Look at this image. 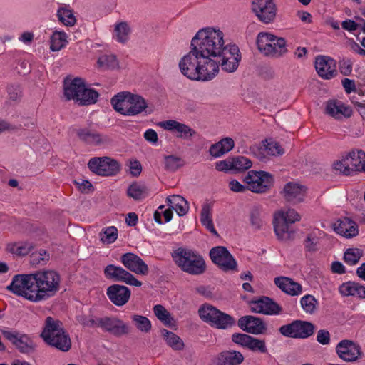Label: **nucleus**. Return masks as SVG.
Returning a JSON list of instances; mask_svg holds the SVG:
<instances>
[{
    "mask_svg": "<svg viewBox=\"0 0 365 365\" xmlns=\"http://www.w3.org/2000/svg\"><path fill=\"white\" fill-rule=\"evenodd\" d=\"M317 341L322 344L327 345L330 343V334L327 330L320 329L317 332Z\"/></svg>",
    "mask_w": 365,
    "mask_h": 365,
    "instance_id": "obj_62",
    "label": "nucleus"
},
{
    "mask_svg": "<svg viewBox=\"0 0 365 365\" xmlns=\"http://www.w3.org/2000/svg\"><path fill=\"white\" fill-rule=\"evenodd\" d=\"M264 150L267 155L272 156H279L284 153V149L281 147L279 143L276 141L266 140V145H264Z\"/></svg>",
    "mask_w": 365,
    "mask_h": 365,
    "instance_id": "obj_57",
    "label": "nucleus"
},
{
    "mask_svg": "<svg viewBox=\"0 0 365 365\" xmlns=\"http://www.w3.org/2000/svg\"><path fill=\"white\" fill-rule=\"evenodd\" d=\"M56 15L58 21L66 26H73L76 22V19L72 10L67 7H60Z\"/></svg>",
    "mask_w": 365,
    "mask_h": 365,
    "instance_id": "obj_47",
    "label": "nucleus"
},
{
    "mask_svg": "<svg viewBox=\"0 0 365 365\" xmlns=\"http://www.w3.org/2000/svg\"><path fill=\"white\" fill-rule=\"evenodd\" d=\"M234 140L232 138L227 137L222 138L219 142L212 144L209 149L210 154L214 158H219L228 153L234 148Z\"/></svg>",
    "mask_w": 365,
    "mask_h": 365,
    "instance_id": "obj_32",
    "label": "nucleus"
},
{
    "mask_svg": "<svg viewBox=\"0 0 365 365\" xmlns=\"http://www.w3.org/2000/svg\"><path fill=\"white\" fill-rule=\"evenodd\" d=\"M114 32L116 40L121 43H125L129 38L130 28L127 22L121 21L115 24Z\"/></svg>",
    "mask_w": 365,
    "mask_h": 365,
    "instance_id": "obj_46",
    "label": "nucleus"
},
{
    "mask_svg": "<svg viewBox=\"0 0 365 365\" xmlns=\"http://www.w3.org/2000/svg\"><path fill=\"white\" fill-rule=\"evenodd\" d=\"M2 334L22 353H29L34 350V343L27 336L9 330H2Z\"/></svg>",
    "mask_w": 365,
    "mask_h": 365,
    "instance_id": "obj_20",
    "label": "nucleus"
},
{
    "mask_svg": "<svg viewBox=\"0 0 365 365\" xmlns=\"http://www.w3.org/2000/svg\"><path fill=\"white\" fill-rule=\"evenodd\" d=\"M300 303L303 310L308 314L314 313L318 304L315 297L311 294H307L302 297Z\"/></svg>",
    "mask_w": 365,
    "mask_h": 365,
    "instance_id": "obj_50",
    "label": "nucleus"
},
{
    "mask_svg": "<svg viewBox=\"0 0 365 365\" xmlns=\"http://www.w3.org/2000/svg\"><path fill=\"white\" fill-rule=\"evenodd\" d=\"M275 36L267 32H260L257 37V45L258 49L264 55L267 53H274V49L271 48V43L274 41ZM275 53H277L275 52Z\"/></svg>",
    "mask_w": 365,
    "mask_h": 365,
    "instance_id": "obj_36",
    "label": "nucleus"
},
{
    "mask_svg": "<svg viewBox=\"0 0 365 365\" xmlns=\"http://www.w3.org/2000/svg\"><path fill=\"white\" fill-rule=\"evenodd\" d=\"M148 192L145 185L135 182L128 187L127 195L135 200H139L148 196Z\"/></svg>",
    "mask_w": 365,
    "mask_h": 365,
    "instance_id": "obj_41",
    "label": "nucleus"
},
{
    "mask_svg": "<svg viewBox=\"0 0 365 365\" xmlns=\"http://www.w3.org/2000/svg\"><path fill=\"white\" fill-rule=\"evenodd\" d=\"M363 255V252L359 249H348L344 255V261L351 265L356 264L361 257Z\"/></svg>",
    "mask_w": 365,
    "mask_h": 365,
    "instance_id": "obj_55",
    "label": "nucleus"
},
{
    "mask_svg": "<svg viewBox=\"0 0 365 365\" xmlns=\"http://www.w3.org/2000/svg\"><path fill=\"white\" fill-rule=\"evenodd\" d=\"M243 181L247 184V190L256 192H267L273 185L272 175L265 171L250 170L244 177Z\"/></svg>",
    "mask_w": 365,
    "mask_h": 365,
    "instance_id": "obj_8",
    "label": "nucleus"
},
{
    "mask_svg": "<svg viewBox=\"0 0 365 365\" xmlns=\"http://www.w3.org/2000/svg\"><path fill=\"white\" fill-rule=\"evenodd\" d=\"M325 111L327 114L335 119L349 118L352 114L351 109L338 100H330L327 101Z\"/></svg>",
    "mask_w": 365,
    "mask_h": 365,
    "instance_id": "obj_26",
    "label": "nucleus"
},
{
    "mask_svg": "<svg viewBox=\"0 0 365 365\" xmlns=\"http://www.w3.org/2000/svg\"><path fill=\"white\" fill-rule=\"evenodd\" d=\"M38 302L54 296L60 289L61 276L53 269H43L34 272Z\"/></svg>",
    "mask_w": 365,
    "mask_h": 365,
    "instance_id": "obj_4",
    "label": "nucleus"
},
{
    "mask_svg": "<svg viewBox=\"0 0 365 365\" xmlns=\"http://www.w3.org/2000/svg\"><path fill=\"white\" fill-rule=\"evenodd\" d=\"M76 133L79 140L91 145L100 146L112 141L109 136L88 128L77 129Z\"/></svg>",
    "mask_w": 365,
    "mask_h": 365,
    "instance_id": "obj_16",
    "label": "nucleus"
},
{
    "mask_svg": "<svg viewBox=\"0 0 365 365\" xmlns=\"http://www.w3.org/2000/svg\"><path fill=\"white\" fill-rule=\"evenodd\" d=\"M84 83V81L80 78H66L63 82V95L66 100H73L79 103L80 94Z\"/></svg>",
    "mask_w": 365,
    "mask_h": 365,
    "instance_id": "obj_24",
    "label": "nucleus"
},
{
    "mask_svg": "<svg viewBox=\"0 0 365 365\" xmlns=\"http://www.w3.org/2000/svg\"><path fill=\"white\" fill-rule=\"evenodd\" d=\"M341 26L344 29L347 30L349 31H355L358 28L365 33V24L361 25L356 24L355 21L348 19L345 20L341 23Z\"/></svg>",
    "mask_w": 365,
    "mask_h": 365,
    "instance_id": "obj_61",
    "label": "nucleus"
},
{
    "mask_svg": "<svg viewBox=\"0 0 365 365\" xmlns=\"http://www.w3.org/2000/svg\"><path fill=\"white\" fill-rule=\"evenodd\" d=\"M271 48L274 49V52L277 53H267L266 56H267L278 58L287 52L286 48V41L284 38H278L275 36L274 41L271 43Z\"/></svg>",
    "mask_w": 365,
    "mask_h": 365,
    "instance_id": "obj_49",
    "label": "nucleus"
},
{
    "mask_svg": "<svg viewBox=\"0 0 365 365\" xmlns=\"http://www.w3.org/2000/svg\"><path fill=\"white\" fill-rule=\"evenodd\" d=\"M198 312L202 320L217 329H226L235 324L232 317L212 305H203L199 309Z\"/></svg>",
    "mask_w": 365,
    "mask_h": 365,
    "instance_id": "obj_7",
    "label": "nucleus"
},
{
    "mask_svg": "<svg viewBox=\"0 0 365 365\" xmlns=\"http://www.w3.org/2000/svg\"><path fill=\"white\" fill-rule=\"evenodd\" d=\"M222 164L225 165L224 168H229L230 170L235 172L244 171L249 169L252 165V161L244 156L233 158L231 160H228L227 162L222 163Z\"/></svg>",
    "mask_w": 365,
    "mask_h": 365,
    "instance_id": "obj_37",
    "label": "nucleus"
},
{
    "mask_svg": "<svg viewBox=\"0 0 365 365\" xmlns=\"http://www.w3.org/2000/svg\"><path fill=\"white\" fill-rule=\"evenodd\" d=\"M232 340L234 343L253 352L267 354L268 351L264 340L259 339L245 334H233Z\"/></svg>",
    "mask_w": 365,
    "mask_h": 365,
    "instance_id": "obj_14",
    "label": "nucleus"
},
{
    "mask_svg": "<svg viewBox=\"0 0 365 365\" xmlns=\"http://www.w3.org/2000/svg\"><path fill=\"white\" fill-rule=\"evenodd\" d=\"M168 205L176 211L179 216L185 215L189 210L187 202L180 195H173L167 197Z\"/></svg>",
    "mask_w": 365,
    "mask_h": 365,
    "instance_id": "obj_35",
    "label": "nucleus"
},
{
    "mask_svg": "<svg viewBox=\"0 0 365 365\" xmlns=\"http://www.w3.org/2000/svg\"><path fill=\"white\" fill-rule=\"evenodd\" d=\"M121 263L130 272L137 274L147 275L149 268L145 262L137 255L128 252L120 257Z\"/></svg>",
    "mask_w": 365,
    "mask_h": 365,
    "instance_id": "obj_18",
    "label": "nucleus"
},
{
    "mask_svg": "<svg viewBox=\"0 0 365 365\" xmlns=\"http://www.w3.org/2000/svg\"><path fill=\"white\" fill-rule=\"evenodd\" d=\"M108 299L118 307L125 305L130 297V289L123 285L113 284L107 288Z\"/></svg>",
    "mask_w": 365,
    "mask_h": 365,
    "instance_id": "obj_22",
    "label": "nucleus"
},
{
    "mask_svg": "<svg viewBox=\"0 0 365 365\" xmlns=\"http://www.w3.org/2000/svg\"><path fill=\"white\" fill-rule=\"evenodd\" d=\"M6 289L31 302H38L34 273L15 275Z\"/></svg>",
    "mask_w": 365,
    "mask_h": 365,
    "instance_id": "obj_6",
    "label": "nucleus"
},
{
    "mask_svg": "<svg viewBox=\"0 0 365 365\" xmlns=\"http://www.w3.org/2000/svg\"><path fill=\"white\" fill-rule=\"evenodd\" d=\"M148 103L145 98L136 94L131 93L130 103L128 115H136L146 110Z\"/></svg>",
    "mask_w": 365,
    "mask_h": 365,
    "instance_id": "obj_38",
    "label": "nucleus"
},
{
    "mask_svg": "<svg viewBox=\"0 0 365 365\" xmlns=\"http://www.w3.org/2000/svg\"><path fill=\"white\" fill-rule=\"evenodd\" d=\"M41 336L48 345L62 351H68L71 348L70 336L63 328L62 323L51 317L46 319Z\"/></svg>",
    "mask_w": 365,
    "mask_h": 365,
    "instance_id": "obj_3",
    "label": "nucleus"
},
{
    "mask_svg": "<svg viewBox=\"0 0 365 365\" xmlns=\"http://www.w3.org/2000/svg\"><path fill=\"white\" fill-rule=\"evenodd\" d=\"M339 292L343 296H353L363 299L365 297V287L355 282H348L339 287Z\"/></svg>",
    "mask_w": 365,
    "mask_h": 365,
    "instance_id": "obj_33",
    "label": "nucleus"
},
{
    "mask_svg": "<svg viewBox=\"0 0 365 365\" xmlns=\"http://www.w3.org/2000/svg\"><path fill=\"white\" fill-rule=\"evenodd\" d=\"M301 219L300 215L294 209L280 210L274 215L273 225L277 239L288 241L294 239L295 231L290 225Z\"/></svg>",
    "mask_w": 365,
    "mask_h": 365,
    "instance_id": "obj_5",
    "label": "nucleus"
},
{
    "mask_svg": "<svg viewBox=\"0 0 365 365\" xmlns=\"http://www.w3.org/2000/svg\"><path fill=\"white\" fill-rule=\"evenodd\" d=\"M88 166L93 173L101 176H114L121 168L116 160L109 157L93 158L90 159Z\"/></svg>",
    "mask_w": 365,
    "mask_h": 365,
    "instance_id": "obj_10",
    "label": "nucleus"
},
{
    "mask_svg": "<svg viewBox=\"0 0 365 365\" xmlns=\"http://www.w3.org/2000/svg\"><path fill=\"white\" fill-rule=\"evenodd\" d=\"M274 284L284 292L291 295L297 296L302 293V287L300 284L294 282L286 277H279L274 279Z\"/></svg>",
    "mask_w": 365,
    "mask_h": 365,
    "instance_id": "obj_29",
    "label": "nucleus"
},
{
    "mask_svg": "<svg viewBox=\"0 0 365 365\" xmlns=\"http://www.w3.org/2000/svg\"><path fill=\"white\" fill-rule=\"evenodd\" d=\"M333 227L336 232L347 238L354 237L359 232L356 223L348 217L339 219Z\"/></svg>",
    "mask_w": 365,
    "mask_h": 365,
    "instance_id": "obj_28",
    "label": "nucleus"
},
{
    "mask_svg": "<svg viewBox=\"0 0 365 365\" xmlns=\"http://www.w3.org/2000/svg\"><path fill=\"white\" fill-rule=\"evenodd\" d=\"M314 329L315 327L312 322L294 320L289 324L282 326L279 332L286 337L307 339L314 334Z\"/></svg>",
    "mask_w": 365,
    "mask_h": 365,
    "instance_id": "obj_9",
    "label": "nucleus"
},
{
    "mask_svg": "<svg viewBox=\"0 0 365 365\" xmlns=\"http://www.w3.org/2000/svg\"><path fill=\"white\" fill-rule=\"evenodd\" d=\"M49 260V255L44 250L33 252L30 256V262L32 265H45Z\"/></svg>",
    "mask_w": 365,
    "mask_h": 365,
    "instance_id": "obj_53",
    "label": "nucleus"
},
{
    "mask_svg": "<svg viewBox=\"0 0 365 365\" xmlns=\"http://www.w3.org/2000/svg\"><path fill=\"white\" fill-rule=\"evenodd\" d=\"M351 102L356 106L357 110L360 113L361 115L363 117V111L365 108L364 107V92L360 91H354L352 96H351Z\"/></svg>",
    "mask_w": 365,
    "mask_h": 365,
    "instance_id": "obj_59",
    "label": "nucleus"
},
{
    "mask_svg": "<svg viewBox=\"0 0 365 365\" xmlns=\"http://www.w3.org/2000/svg\"><path fill=\"white\" fill-rule=\"evenodd\" d=\"M172 257L182 271L190 274L200 275L206 270V264L203 257L192 250L178 247L173 250Z\"/></svg>",
    "mask_w": 365,
    "mask_h": 365,
    "instance_id": "obj_2",
    "label": "nucleus"
},
{
    "mask_svg": "<svg viewBox=\"0 0 365 365\" xmlns=\"http://www.w3.org/2000/svg\"><path fill=\"white\" fill-rule=\"evenodd\" d=\"M9 99L14 101H18L21 97V90L19 85H11L8 87Z\"/></svg>",
    "mask_w": 365,
    "mask_h": 365,
    "instance_id": "obj_60",
    "label": "nucleus"
},
{
    "mask_svg": "<svg viewBox=\"0 0 365 365\" xmlns=\"http://www.w3.org/2000/svg\"><path fill=\"white\" fill-rule=\"evenodd\" d=\"M98 63L101 66L108 69H114L118 66L117 58L114 55L102 56L98 58Z\"/></svg>",
    "mask_w": 365,
    "mask_h": 365,
    "instance_id": "obj_56",
    "label": "nucleus"
},
{
    "mask_svg": "<svg viewBox=\"0 0 365 365\" xmlns=\"http://www.w3.org/2000/svg\"><path fill=\"white\" fill-rule=\"evenodd\" d=\"M185 165L184 160L175 155H168L165 157V169L174 172Z\"/></svg>",
    "mask_w": 365,
    "mask_h": 365,
    "instance_id": "obj_51",
    "label": "nucleus"
},
{
    "mask_svg": "<svg viewBox=\"0 0 365 365\" xmlns=\"http://www.w3.org/2000/svg\"><path fill=\"white\" fill-rule=\"evenodd\" d=\"M250 220L253 229L256 230L262 229L264 222L261 216V211L258 207H255L251 210Z\"/></svg>",
    "mask_w": 365,
    "mask_h": 365,
    "instance_id": "obj_54",
    "label": "nucleus"
},
{
    "mask_svg": "<svg viewBox=\"0 0 365 365\" xmlns=\"http://www.w3.org/2000/svg\"><path fill=\"white\" fill-rule=\"evenodd\" d=\"M241 60L236 45L225 46L224 34L212 27L199 30L191 40L190 51L179 62L181 73L196 81H209L222 70L235 71Z\"/></svg>",
    "mask_w": 365,
    "mask_h": 365,
    "instance_id": "obj_1",
    "label": "nucleus"
},
{
    "mask_svg": "<svg viewBox=\"0 0 365 365\" xmlns=\"http://www.w3.org/2000/svg\"><path fill=\"white\" fill-rule=\"evenodd\" d=\"M101 329L115 336L128 335L131 331L130 327L118 317H102Z\"/></svg>",
    "mask_w": 365,
    "mask_h": 365,
    "instance_id": "obj_17",
    "label": "nucleus"
},
{
    "mask_svg": "<svg viewBox=\"0 0 365 365\" xmlns=\"http://www.w3.org/2000/svg\"><path fill=\"white\" fill-rule=\"evenodd\" d=\"M344 158L347 160L353 175L357 172L365 171V152L362 150H352Z\"/></svg>",
    "mask_w": 365,
    "mask_h": 365,
    "instance_id": "obj_30",
    "label": "nucleus"
},
{
    "mask_svg": "<svg viewBox=\"0 0 365 365\" xmlns=\"http://www.w3.org/2000/svg\"><path fill=\"white\" fill-rule=\"evenodd\" d=\"M75 183L82 192L88 193L93 190L92 184L88 180H81V181H75Z\"/></svg>",
    "mask_w": 365,
    "mask_h": 365,
    "instance_id": "obj_64",
    "label": "nucleus"
},
{
    "mask_svg": "<svg viewBox=\"0 0 365 365\" xmlns=\"http://www.w3.org/2000/svg\"><path fill=\"white\" fill-rule=\"evenodd\" d=\"M243 361V355L237 351H223L217 356L218 365H239Z\"/></svg>",
    "mask_w": 365,
    "mask_h": 365,
    "instance_id": "obj_34",
    "label": "nucleus"
},
{
    "mask_svg": "<svg viewBox=\"0 0 365 365\" xmlns=\"http://www.w3.org/2000/svg\"><path fill=\"white\" fill-rule=\"evenodd\" d=\"M155 317L165 326H173L175 321L171 314L161 304H157L153 307Z\"/></svg>",
    "mask_w": 365,
    "mask_h": 365,
    "instance_id": "obj_45",
    "label": "nucleus"
},
{
    "mask_svg": "<svg viewBox=\"0 0 365 365\" xmlns=\"http://www.w3.org/2000/svg\"><path fill=\"white\" fill-rule=\"evenodd\" d=\"M67 34L63 31H56L51 36L50 49L52 51H59L68 43Z\"/></svg>",
    "mask_w": 365,
    "mask_h": 365,
    "instance_id": "obj_43",
    "label": "nucleus"
},
{
    "mask_svg": "<svg viewBox=\"0 0 365 365\" xmlns=\"http://www.w3.org/2000/svg\"><path fill=\"white\" fill-rule=\"evenodd\" d=\"M282 193L286 201L297 204L304 200L306 187L299 183L290 182L285 184Z\"/></svg>",
    "mask_w": 365,
    "mask_h": 365,
    "instance_id": "obj_23",
    "label": "nucleus"
},
{
    "mask_svg": "<svg viewBox=\"0 0 365 365\" xmlns=\"http://www.w3.org/2000/svg\"><path fill=\"white\" fill-rule=\"evenodd\" d=\"M34 248V245L30 242H19L9 243L6 246V250L18 256L28 255Z\"/></svg>",
    "mask_w": 365,
    "mask_h": 365,
    "instance_id": "obj_39",
    "label": "nucleus"
},
{
    "mask_svg": "<svg viewBox=\"0 0 365 365\" xmlns=\"http://www.w3.org/2000/svg\"><path fill=\"white\" fill-rule=\"evenodd\" d=\"M252 11L264 24L273 22L277 14V7L273 0H253Z\"/></svg>",
    "mask_w": 365,
    "mask_h": 365,
    "instance_id": "obj_12",
    "label": "nucleus"
},
{
    "mask_svg": "<svg viewBox=\"0 0 365 365\" xmlns=\"http://www.w3.org/2000/svg\"><path fill=\"white\" fill-rule=\"evenodd\" d=\"M131 319L135 327L141 332L148 333L151 330V322L146 317L133 314L131 316Z\"/></svg>",
    "mask_w": 365,
    "mask_h": 365,
    "instance_id": "obj_48",
    "label": "nucleus"
},
{
    "mask_svg": "<svg viewBox=\"0 0 365 365\" xmlns=\"http://www.w3.org/2000/svg\"><path fill=\"white\" fill-rule=\"evenodd\" d=\"M104 274L106 278L115 282H120L128 285L140 287L141 282L137 279L133 274L121 267L109 264L104 269Z\"/></svg>",
    "mask_w": 365,
    "mask_h": 365,
    "instance_id": "obj_13",
    "label": "nucleus"
},
{
    "mask_svg": "<svg viewBox=\"0 0 365 365\" xmlns=\"http://www.w3.org/2000/svg\"><path fill=\"white\" fill-rule=\"evenodd\" d=\"M130 173L134 177L138 176L142 171L140 163L137 160H130L129 163Z\"/></svg>",
    "mask_w": 365,
    "mask_h": 365,
    "instance_id": "obj_63",
    "label": "nucleus"
},
{
    "mask_svg": "<svg viewBox=\"0 0 365 365\" xmlns=\"http://www.w3.org/2000/svg\"><path fill=\"white\" fill-rule=\"evenodd\" d=\"M161 336L165 340L166 344L174 350H182L184 348L183 341L175 333L167 329L160 330Z\"/></svg>",
    "mask_w": 365,
    "mask_h": 365,
    "instance_id": "obj_40",
    "label": "nucleus"
},
{
    "mask_svg": "<svg viewBox=\"0 0 365 365\" xmlns=\"http://www.w3.org/2000/svg\"><path fill=\"white\" fill-rule=\"evenodd\" d=\"M338 356L344 361L354 362L361 356L360 346L348 339L341 340L336 346Z\"/></svg>",
    "mask_w": 365,
    "mask_h": 365,
    "instance_id": "obj_15",
    "label": "nucleus"
},
{
    "mask_svg": "<svg viewBox=\"0 0 365 365\" xmlns=\"http://www.w3.org/2000/svg\"><path fill=\"white\" fill-rule=\"evenodd\" d=\"M210 257L212 261L225 272L237 269V262L225 247L217 246L212 248Z\"/></svg>",
    "mask_w": 365,
    "mask_h": 365,
    "instance_id": "obj_11",
    "label": "nucleus"
},
{
    "mask_svg": "<svg viewBox=\"0 0 365 365\" xmlns=\"http://www.w3.org/2000/svg\"><path fill=\"white\" fill-rule=\"evenodd\" d=\"M160 126L168 130H175L179 134L178 137L188 140L196 134L195 130L188 125L174 120L160 122Z\"/></svg>",
    "mask_w": 365,
    "mask_h": 365,
    "instance_id": "obj_27",
    "label": "nucleus"
},
{
    "mask_svg": "<svg viewBox=\"0 0 365 365\" xmlns=\"http://www.w3.org/2000/svg\"><path fill=\"white\" fill-rule=\"evenodd\" d=\"M332 166L333 169L339 173L344 175H353L349 164L347 163V160H346L344 157H343L340 160L335 161Z\"/></svg>",
    "mask_w": 365,
    "mask_h": 365,
    "instance_id": "obj_58",
    "label": "nucleus"
},
{
    "mask_svg": "<svg viewBox=\"0 0 365 365\" xmlns=\"http://www.w3.org/2000/svg\"><path fill=\"white\" fill-rule=\"evenodd\" d=\"M315 68L319 76L324 79L331 78L336 72L334 60L324 56H319L316 58Z\"/></svg>",
    "mask_w": 365,
    "mask_h": 365,
    "instance_id": "obj_25",
    "label": "nucleus"
},
{
    "mask_svg": "<svg viewBox=\"0 0 365 365\" xmlns=\"http://www.w3.org/2000/svg\"><path fill=\"white\" fill-rule=\"evenodd\" d=\"M80 94L79 105L86 106L95 103L99 96L98 93L94 89L88 88L83 84L82 91Z\"/></svg>",
    "mask_w": 365,
    "mask_h": 365,
    "instance_id": "obj_44",
    "label": "nucleus"
},
{
    "mask_svg": "<svg viewBox=\"0 0 365 365\" xmlns=\"http://www.w3.org/2000/svg\"><path fill=\"white\" fill-rule=\"evenodd\" d=\"M200 221L203 226H205L210 232L215 235H218L216 231L212 219V207L210 204H205L202 206Z\"/></svg>",
    "mask_w": 365,
    "mask_h": 365,
    "instance_id": "obj_42",
    "label": "nucleus"
},
{
    "mask_svg": "<svg viewBox=\"0 0 365 365\" xmlns=\"http://www.w3.org/2000/svg\"><path fill=\"white\" fill-rule=\"evenodd\" d=\"M252 312L267 315L279 314L282 307L270 298L264 297L250 304Z\"/></svg>",
    "mask_w": 365,
    "mask_h": 365,
    "instance_id": "obj_19",
    "label": "nucleus"
},
{
    "mask_svg": "<svg viewBox=\"0 0 365 365\" xmlns=\"http://www.w3.org/2000/svg\"><path fill=\"white\" fill-rule=\"evenodd\" d=\"M130 98L131 93L123 91L114 96L111 98L110 103L116 112L123 115H128L130 103Z\"/></svg>",
    "mask_w": 365,
    "mask_h": 365,
    "instance_id": "obj_31",
    "label": "nucleus"
},
{
    "mask_svg": "<svg viewBox=\"0 0 365 365\" xmlns=\"http://www.w3.org/2000/svg\"><path fill=\"white\" fill-rule=\"evenodd\" d=\"M237 324L241 329L252 334H261L267 329L265 324L260 318L250 315L240 317Z\"/></svg>",
    "mask_w": 365,
    "mask_h": 365,
    "instance_id": "obj_21",
    "label": "nucleus"
},
{
    "mask_svg": "<svg viewBox=\"0 0 365 365\" xmlns=\"http://www.w3.org/2000/svg\"><path fill=\"white\" fill-rule=\"evenodd\" d=\"M101 240L106 244H111L118 238V229L114 226L106 227L100 233Z\"/></svg>",
    "mask_w": 365,
    "mask_h": 365,
    "instance_id": "obj_52",
    "label": "nucleus"
}]
</instances>
